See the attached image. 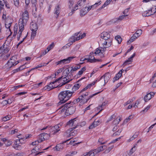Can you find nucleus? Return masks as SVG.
<instances>
[{
    "instance_id": "1",
    "label": "nucleus",
    "mask_w": 156,
    "mask_h": 156,
    "mask_svg": "<svg viewBox=\"0 0 156 156\" xmlns=\"http://www.w3.org/2000/svg\"><path fill=\"white\" fill-rule=\"evenodd\" d=\"M69 71L68 69H66L63 72L61 77L57 79L55 81L51 82L45 87H46L45 89L50 90L57 87L58 84H57V83L58 81H59L58 83H60L59 86L61 87L71 81L73 80L72 76L69 73Z\"/></svg>"
},
{
    "instance_id": "2",
    "label": "nucleus",
    "mask_w": 156,
    "mask_h": 156,
    "mask_svg": "<svg viewBox=\"0 0 156 156\" xmlns=\"http://www.w3.org/2000/svg\"><path fill=\"white\" fill-rule=\"evenodd\" d=\"M79 119L77 118H75L71 119L68 122L66 125L69 126L73 127L70 128L66 132L65 135L67 137H69L72 136H76L77 134L76 130H73L78 126Z\"/></svg>"
},
{
    "instance_id": "3",
    "label": "nucleus",
    "mask_w": 156,
    "mask_h": 156,
    "mask_svg": "<svg viewBox=\"0 0 156 156\" xmlns=\"http://www.w3.org/2000/svg\"><path fill=\"white\" fill-rule=\"evenodd\" d=\"M74 93L73 91H71L69 90H66L61 92L58 94V98L60 101L58 104L65 103L69 100Z\"/></svg>"
},
{
    "instance_id": "4",
    "label": "nucleus",
    "mask_w": 156,
    "mask_h": 156,
    "mask_svg": "<svg viewBox=\"0 0 156 156\" xmlns=\"http://www.w3.org/2000/svg\"><path fill=\"white\" fill-rule=\"evenodd\" d=\"M70 104L66 103L58 109L59 112L64 114L68 116L73 114L75 112L76 108L73 106H69Z\"/></svg>"
},
{
    "instance_id": "5",
    "label": "nucleus",
    "mask_w": 156,
    "mask_h": 156,
    "mask_svg": "<svg viewBox=\"0 0 156 156\" xmlns=\"http://www.w3.org/2000/svg\"><path fill=\"white\" fill-rule=\"evenodd\" d=\"M29 18V13L27 10H25L24 11L21 12L18 22L19 26L24 27L26 25Z\"/></svg>"
},
{
    "instance_id": "6",
    "label": "nucleus",
    "mask_w": 156,
    "mask_h": 156,
    "mask_svg": "<svg viewBox=\"0 0 156 156\" xmlns=\"http://www.w3.org/2000/svg\"><path fill=\"white\" fill-rule=\"evenodd\" d=\"M100 92V91L98 92L90 95H89V93L87 92L83 93L77 99V101L80 102L81 104H84L87 102L90 98L97 95Z\"/></svg>"
},
{
    "instance_id": "7",
    "label": "nucleus",
    "mask_w": 156,
    "mask_h": 156,
    "mask_svg": "<svg viewBox=\"0 0 156 156\" xmlns=\"http://www.w3.org/2000/svg\"><path fill=\"white\" fill-rule=\"evenodd\" d=\"M81 38H82V37H80V34L79 33H78L77 34H75L74 36H72L69 39V42L66 44L64 47H66V48L69 47L73 43Z\"/></svg>"
},
{
    "instance_id": "8",
    "label": "nucleus",
    "mask_w": 156,
    "mask_h": 156,
    "mask_svg": "<svg viewBox=\"0 0 156 156\" xmlns=\"http://www.w3.org/2000/svg\"><path fill=\"white\" fill-rule=\"evenodd\" d=\"M9 46L5 44L2 46L0 48V60H2L4 59L2 58L3 56H4V55L6 54L9 51L10 49L9 48Z\"/></svg>"
},
{
    "instance_id": "9",
    "label": "nucleus",
    "mask_w": 156,
    "mask_h": 156,
    "mask_svg": "<svg viewBox=\"0 0 156 156\" xmlns=\"http://www.w3.org/2000/svg\"><path fill=\"white\" fill-rule=\"evenodd\" d=\"M156 12V6L152 5L149 9L144 11L142 13L143 16H149L154 15Z\"/></svg>"
},
{
    "instance_id": "10",
    "label": "nucleus",
    "mask_w": 156,
    "mask_h": 156,
    "mask_svg": "<svg viewBox=\"0 0 156 156\" xmlns=\"http://www.w3.org/2000/svg\"><path fill=\"white\" fill-rule=\"evenodd\" d=\"M18 63V61H16L13 57H12L8 61L7 63L5 65V67L7 69L9 70L11 67L16 66Z\"/></svg>"
},
{
    "instance_id": "11",
    "label": "nucleus",
    "mask_w": 156,
    "mask_h": 156,
    "mask_svg": "<svg viewBox=\"0 0 156 156\" xmlns=\"http://www.w3.org/2000/svg\"><path fill=\"white\" fill-rule=\"evenodd\" d=\"M105 50L106 49L104 48L99 47L96 49L94 54L95 55L99 56L101 58H102L104 57Z\"/></svg>"
},
{
    "instance_id": "12",
    "label": "nucleus",
    "mask_w": 156,
    "mask_h": 156,
    "mask_svg": "<svg viewBox=\"0 0 156 156\" xmlns=\"http://www.w3.org/2000/svg\"><path fill=\"white\" fill-rule=\"evenodd\" d=\"M75 57L70 56L64 59L56 62L57 65H61L69 63Z\"/></svg>"
},
{
    "instance_id": "13",
    "label": "nucleus",
    "mask_w": 156,
    "mask_h": 156,
    "mask_svg": "<svg viewBox=\"0 0 156 156\" xmlns=\"http://www.w3.org/2000/svg\"><path fill=\"white\" fill-rule=\"evenodd\" d=\"M94 52H90L88 55V58L87 59L88 61L90 63H94L96 62H101L102 60L101 59L95 58L94 56Z\"/></svg>"
},
{
    "instance_id": "14",
    "label": "nucleus",
    "mask_w": 156,
    "mask_h": 156,
    "mask_svg": "<svg viewBox=\"0 0 156 156\" xmlns=\"http://www.w3.org/2000/svg\"><path fill=\"white\" fill-rule=\"evenodd\" d=\"M61 124H59L51 127L50 129L49 134L51 135L56 134L60 130V128L61 127Z\"/></svg>"
},
{
    "instance_id": "15",
    "label": "nucleus",
    "mask_w": 156,
    "mask_h": 156,
    "mask_svg": "<svg viewBox=\"0 0 156 156\" xmlns=\"http://www.w3.org/2000/svg\"><path fill=\"white\" fill-rule=\"evenodd\" d=\"M2 19V21H4L5 22L7 20L8 21L12 20V19L9 15L8 14L6 11H5L3 12Z\"/></svg>"
},
{
    "instance_id": "16",
    "label": "nucleus",
    "mask_w": 156,
    "mask_h": 156,
    "mask_svg": "<svg viewBox=\"0 0 156 156\" xmlns=\"http://www.w3.org/2000/svg\"><path fill=\"white\" fill-rule=\"evenodd\" d=\"M155 93L154 92H151L146 95L144 97V100L145 102H147L154 97Z\"/></svg>"
},
{
    "instance_id": "17",
    "label": "nucleus",
    "mask_w": 156,
    "mask_h": 156,
    "mask_svg": "<svg viewBox=\"0 0 156 156\" xmlns=\"http://www.w3.org/2000/svg\"><path fill=\"white\" fill-rule=\"evenodd\" d=\"M48 135L46 133H42L38 136L37 140L40 143L44 141L48 137Z\"/></svg>"
},
{
    "instance_id": "18",
    "label": "nucleus",
    "mask_w": 156,
    "mask_h": 156,
    "mask_svg": "<svg viewBox=\"0 0 156 156\" xmlns=\"http://www.w3.org/2000/svg\"><path fill=\"white\" fill-rule=\"evenodd\" d=\"M135 55L136 53H134L127 60L125 61L122 65L124 67L132 62L133 61V58L135 56Z\"/></svg>"
},
{
    "instance_id": "19",
    "label": "nucleus",
    "mask_w": 156,
    "mask_h": 156,
    "mask_svg": "<svg viewBox=\"0 0 156 156\" xmlns=\"http://www.w3.org/2000/svg\"><path fill=\"white\" fill-rule=\"evenodd\" d=\"M105 41L102 44L103 48L106 49V48H108L111 45L112 40L111 39H108L107 40H104Z\"/></svg>"
},
{
    "instance_id": "20",
    "label": "nucleus",
    "mask_w": 156,
    "mask_h": 156,
    "mask_svg": "<svg viewBox=\"0 0 156 156\" xmlns=\"http://www.w3.org/2000/svg\"><path fill=\"white\" fill-rule=\"evenodd\" d=\"M101 120L99 119L98 120H95L90 125L89 127V128L90 129H93L96 127L97 126L99 125L101 122Z\"/></svg>"
},
{
    "instance_id": "21",
    "label": "nucleus",
    "mask_w": 156,
    "mask_h": 156,
    "mask_svg": "<svg viewBox=\"0 0 156 156\" xmlns=\"http://www.w3.org/2000/svg\"><path fill=\"white\" fill-rule=\"evenodd\" d=\"M24 141H21L20 140L17 139L14 141V144L15 145V148L16 149H18V148L19 146L20 147L24 143Z\"/></svg>"
},
{
    "instance_id": "22",
    "label": "nucleus",
    "mask_w": 156,
    "mask_h": 156,
    "mask_svg": "<svg viewBox=\"0 0 156 156\" xmlns=\"http://www.w3.org/2000/svg\"><path fill=\"white\" fill-rule=\"evenodd\" d=\"M101 37L104 39L107 40L110 38V34L107 32L104 31L101 34H100Z\"/></svg>"
},
{
    "instance_id": "23",
    "label": "nucleus",
    "mask_w": 156,
    "mask_h": 156,
    "mask_svg": "<svg viewBox=\"0 0 156 156\" xmlns=\"http://www.w3.org/2000/svg\"><path fill=\"white\" fill-rule=\"evenodd\" d=\"M124 71L123 69H122L120 70L118 73L116 74L113 79V82L118 80L121 77L122 75V73Z\"/></svg>"
},
{
    "instance_id": "24",
    "label": "nucleus",
    "mask_w": 156,
    "mask_h": 156,
    "mask_svg": "<svg viewBox=\"0 0 156 156\" xmlns=\"http://www.w3.org/2000/svg\"><path fill=\"white\" fill-rule=\"evenodd\" d=\"M85 77H82L79 79L76 82L73 87V90L76 91L78 90L81 86V84L79 83H78L82 80L85 79Z\"/></svg>"
},
{
    "instance_id": "25",
    "label": "nucleus",
    "mask_w": 156,
    "mask_h": 156,
    "mask_svg": "<svg viewBox=\"0 0 156 156\" xmlns=\"http://www.w3.org/2000/svg\"><path fill=\"white\" fill-rule=\"evenodd\" d=\"M60 9L61 8L58 5H56L54 10V14L56 15L55 16L57 18H58L59 16L60 12Z\"/></svg>"
},
{
    "instance_id": "26",
    "label": "nucleus",
    "mask_w": 156,
    "mask_h": 156,
    "mask_svg": "<svg viewBox=\"0 0 156 156\" xmlns=\"http://www.w3.org/2000/svg\"><path fill=\"white\" fill-rule=\"evenodd\" d=\"M84 156H98L94 150H91L84 154Z\"/></svg>"
},
{
    "instance_id": "27",
    "label": "nucleus",
    "mask_w": 156,
    "mask_h": 156,
    "mask_svg": "<svg viewBox=\"0 0 156 156\" xmlns=\"http://www.w3.org/2000/svg\"><path fill=\"white\" fill-rule=\"evenodd\" d=\"M19 31L17 35V39L18 41L20 40V38L22 36V33L24 29V27L22 26H19Z\"/></svg>"
},
{
    "instance_id": "28",
    "label": "nucleus",
    "mask_w": 156,
    "mask_h": 156,
    "mask_svg": "<svg viewBox=\"0 0 156 156\" xmlns=\"http://www.w3.org/2000/svg\"><path fill=\"white\" fill-rule=\"evenodd\" d=\"M1 140L5 142V144L6 146L8 147L10 146L12 143V140H8L6 138H3L1 139Z\"/></svg>"
},
{
    "instance_id": "29",
    "label": "nucleus",
    "mask_w": 156,
    "mask_h": 156,
    "mask_svg": "<svg viewBox=\"0 0 156 156\" xmlns=\"http://www.w3.org/2000/svg\"><path fill=\"white\" fill-rule=\"evenodd\" d=\"M39 148L38 147L36 146L33 148L31 150V154H34V156H36L39 154L41 152H38V150Z\"/></svg>"
},
{
    "instance_id": "30",
    "label": "nucleus",
    "mask_w": 156,
    "mask_h": 156,
    "mask_svg": "<svg viewBox=\"0 0 156 156\" xmlns=\"http://www.w3.org/2000/svg\"><path fill=\"white\" fill-rule=\"evenodd\" d=\"M30 28L31 30H37L38 29L37 24L33 22L30 23Z\"/></svg>"
},
{
    "instance_id": "31",
    "label": "nucleus",
    "mask_w": 156,
    "mask_h": 156,
    "mask_svg": "<svg viewBox=\"0 0 156 156\" xmlns=\"http://www.w3.org/2000/svg\"><path fill=\"white\" fill-rule=\"evenodd\" d=\"M103 76L104 77L105 83V84L109 80L111 77V75L109 73H105Z\"/></svg>"
},
{
    "instance_id": "32",
    "label": "nucleus",
    "mask_w": 156,
    "mask_h": 156,
    "mask_svg": "<svg viewBox=\"0 0 156 156\" xmlns=\"http://www.w3.org/2000/svg\"><path fill=\"white\" fill-rule=\"evenodd\" d=\"M101 4V1H99L98 2H96L94 4L92 5L91 6H89V7H86L85 8H87V12L89 11L92 8H94L97 7L98 5H100Z\"/></svg>"
},
{
    "instance_id": "33",
    "label": "nucleus",
    "mask_w": 156,
    "mask_h": 156,
    "mask_svg": "<svg viewBox=\"0 0 156 156\" xmlns=\"http://www.w3.org/2000/svg\"><path fill=\"white\" fill-rule=\"evenodd\" d=\"M13 22V20L12 19L11 20H9L6 21H5V26L6 28H9V30L10 31V27L11 26V25Z\"/></svg>"
},
{
    "instance_id": "34",
    "label": "nucleus",
    "mask_w": 156,
    "mask_h": 156,
    "mask_svg": "<svg viewBox=\"0 0 156 156\" xmlns=\"http://www.w3.org/2000/svg\"><path fill=\"white\" fill-rule=\"evenodd\" d=\"M137 144H135V145L133 146V147L130 150L129 152V155H131L133 154L136 151L137 149Z\"/></svg>"
},
{
    "instance_id": "35",
    "label": "nucleus",
    "mask_w": 156,
    "mask_h": 156,
    "mask_svg": "<svg viewBox=\"0 0 156 156\" xmlns=\"http://www.w3.org/2000/svg\"><path fill=\"white\" fill-rule=\"evenodd\" d=\"M12 118V116L11 115H8L2 117L1 119L2 121L5 122L10 120Z\"/></svg>"
},
{
    "instance_id": "36",
    "label": "nucleus",
    "mask_w": 156,
    "mask_h": 156,
    "mask_svg": "<svg viewBox=\"0 0 156 156\" xmlns=\"http://www.w3.org/2000/svg\"><path fill=\"white\" fill-rule=\"evenodd\" d=\"M108 104V101H106L103 102L101 105L99 106L98 107V109H101L99 111V112L101 111L103 109V108H104Z\"/></svg>"
},
{
    "instance_id": "37",
    "label": "nucleus",
    "mask_w": 156,
    "mask_h": 156,
    "mask_svg": "<svg viewBox=\"0 0 156 156\" xmlns=\"http://www.w3.org/2000/svg\"><path fill=\"white\" fill-rule=\"evenodd\" d=\"M86 0H80L77 2V4L76 5H78L77 8L80 9V8H79V6L81 7V6H84L85 5V2H86Z\"/></svg>"
},
{
    "instance_id": "38",
    "label": "nucleus",
    "mask_w": 156,
    "mask_h": 156,
    "mask_svg": "<svg viewBox=\"0 0 156 156\" xmlns=\"http://www.w3.org/2000/svg\"><path fill=\"white\" fill-rule=\"evenodd\" d=\"M87 12V8H83L80 11V15L81 17L83 16Z\"/></svg>"
},
{
    "instance_id": "39",
    "label": "nucleus",
    "mask_w": 156,
    "mask_h": 156,
    "mask_svg": "<svg viewBox=\"0 0 156 156\" xmlns=\"http://www.w3.org/2000/svg\"><path fill=\"white\" fill-rule=\"evenodd\" d=\"M105 148V146H102L100 147H99L95 149H94L95 151L96 152V153L98 155V153L101 151H103L104 149V147Z\"/></svg>"
},
{
    "instance_id": "40",
    "label": "nucleus",
    "mask_w": 156,
    "mask_h": 156,
    "mask_svg": "<svg viewBox=\"0 0 156 156\" xmlns=\"http://www.w3.org/2000/svg\"><path fill=\"white\" fill-rule=\"evenodd\" d=\"M56 149L57 151H59L62 150L63 148V144H57L56 146Z\"/></svg>"
},
{
    "instance_id": "41",
    "label": "nucleus",
    "mask_w": 156,
    "mask_h": 156,
    "mask_svg": "<svg viewBox=\"0 0 156 156\" xmlns=\"http://www.w3.org/2000/svg\"><path fill=\"white\" fill-rule=\"evenodd\" d=\"M18 25L17 24H16L15 25H14V34L13 35V37H15L16 35L17 34V31H18Z\"/></svg>"
},
{
    "instance_id": "42",
    "label": "nucleus",
    "mask_w": 156,
    "mask_h": 156,
    "mask_svg": "<svg viewBox=\"0 0 156 156\" xmlns=\"http://www.w3.org/2000/svg\"><path fill=\"white\" fill-rule=\"evenodd\" d=\"M86 68L85 66L83 67L81 70L79 71L78 73L76 74L77 75H79L80 76L86 70Z\"/></svg>"
},
{
    "instance_id": "43",
    "label": "nucleus",
    "mask_w": 156,
    "mask_h": 156,
    "mask_svg": "<svg viewBox=\"0 0 156 156\" xmlns=\"http://www.w3.org/2000/svg\"><path fill=\"white\" fill-rule=\"evenodd\" d=\"M80 67L81 66L80 65L77 64L74 66H73L72 67L71 71H76L77 69H80Z\"/></svg>"
},
{
    "instance_id": "44",
    "label": "nucleus",
    "mask_w": 156,
    "mask_h": 156,
    "mask_svg": "<svg viewBox=\"0 0 156 156\" xmlns=\"http://www.w3.org/2000/svg\"><path fill=\"white\" fill-rule=\"evenodd\" d=\"M114 147V145H111L109 146L106 150L105 152L106 153L109 152Z\"/></svg>"
},
{
    "instance_id": "45",
    "label": "nucleus",
    "mask_w": 156,
    "mask_h": 156,
    "mask_svg": "<svg viewBox=\"0 0 156 156\" xmlns=\"http://www.w3.org/2000/svg\"><path fill=\"white\" fill-rule=\"evenodd\" d=\"M122 130V128H119L118 130L117 131H116L113 134V136H115L117 135H119L120 133L121 132Z\"/></svg>"
},
{
    "instance_id": "46",
    "label": "nucleus",
    "mask_w": 156,
    "mask_h": 156,
    "mask_svg": "<svg viewBox=\"0 0 156 156\" xmlns=\"http://www.w3.org/2000/svg\"><path fill=\"white\" fill-rule=\"evenodd\" d=\"M78 5H76L75 8L74 9H72L71 12H69L68 13V15L69 16H72L73 13L76 10L78 9V8H77Z\"/></svg>"
},
{
    "instance_id": "47",
    "label": "nucleus",
    "mask_w": 156,
    "mask_h": 156,
    "mask_svg": "<svg viewBox=\"0 0 156 156\" xmlns=\"http://www.w3.org/2000/svg\"><path fill=\"white\" fill-rule=\"evenodd\" d=\"M111 1H112V0H107L102 6L101 8H103L106 6L110 4V2H111Z\"/></svg>"
},
{
    "instance_id": "48",
    "label": "nucleus",
    "mask_w": 156,
    "mask_h": 156,
    "mask_svg": "<svg viewBox=\"0 0 156 156\" xmlns=\"http://www.w3.org/2000/svg\"><path fill=\"white\" fill-rule=\"evenodd\" d=\"M37 30H32V32L31 33V39L33 40L34 38L36 36Z\"/></svg>"
},
{
    "instance_id": "49",
    "label": "nucleus",
    "mask_w": 156,
    "mask_h": 156,
    "mask_svg": "<svg viewBox=\"0 0 156 156\" xmlns=\"http://www.w3.org/2000/svg\"><path fill=\"white\" fill-rule=\"evenodd\" d=\"M138 36H136V35H135V34H134L131 37V38L129 40V41H130V42H132L134 41L137 38H138Z\"/></svg>"
},
{
    "instance_id": "50",
    "label": "nucleus",
    "mask_w": 156,
    "mask_h": 156,
    "mask_svg": "<svg viewBox=\"0 0 156 156\" xmlns=\"http://www.w3.org/2000/svg\"><path fill=\"white\" fill-rule=\"evenodd\" d=\"M48 62L46 64H45V63H41L37 66L35 67L34 68V69H35L39 68L43 66H46L47 64H48Z\"/></svg>"
},
{
    "instance_id": "51",
    "label": "nucleus",
    "mask_w": 156,
    "mask_h": 156,
    "mask_svg": "<svg viewBox=\"0 0 156 156\" xmlns=\"http://www.w3.org/2000/svg\"><path fill=\"white\" fill-rule=\"evenodd\" d=\"M142 30H137L136 32L134 34L136 36H138L139 37L142 34Z\"/></svg>"
},
{
    "instance_id": "52",
    "label": "nucleus",
    "mask_w": 156,
    "mask_h": 156,
    "mask_svg": "<svg viewBox=\"0 0 156 156\" xmlns=\"http://www.w3.org/2000/svg\"><path fill=\"white\" fill-rule=\"evenodd\" d=\"M119 44H120L122 41L121 37L120 36H117L115 37Z\"/></svg>"
},
{
    "instance_id": "53",
    "label": "nucleus",
    "mask_w": 156,
    "mask_h": 156,
    "mask_svg": "<svg viewBox=\"0 0 156 156\" xmlns=\"http://www.w3.org/2000/svg\"><path fill=\"white\" fill-rule=\"evenodd\" d=\"M128 15H122L121 16H119V17L117 18V20H120L121 21L125 17L127 16Z\"/></svg>"
},
{
    "instance_id": "54",
    "label": "nucleus",
    "mask_w": 156,
    "mask_h": 156,
    "mask_svg": "<svg viewBox=\"0 0 156 156\" xmlns=\"http://www.w3.org/2000/svg\"><path fill=\"white\" fill-rule=\"evenodd\" d=\"M14 4L16 7H18L19 6L20 0H13Z\"/></svg>"
},
{
    "instance_id": "55",
    "label": "nucleus",
    "mask_w": 156,
    "mask_h": 156,
    "mask_svg": "<svg viewBox=\"0 0 156 156\" xmlns=\"http://www.w3.org/2000/svg\"><path fill=\"white\" fill-rule=\"evenodd\" d=\"M98 142L101 144H105L106 142L105 140L103 138H99L98 140Z\"/></svg>"
},
{
    "instance_id": "56",
    "label": "nucleus",
    "mask_w": 156,
    "mask_h": 156,
    "mask_svg": "<svg viewBox=\"0 0 156 156\" xmlns=\"http://www.w3.org/2000/svg\"><path fill=\"white\" fill-rule=\"evenodd\" d=\"M54 43H52L51 44L49 45V46L47 48V51L48 52L49 51L51 50V49L54 46Z\"/></svg>"
},
{
    "instance_id": "57",
    "label": "nucleus",
    "mask_w": 156,
    "mask_h": 156,
    "mask_svg": "<svg viewBox=\"0 0 156 156\" xmlns=\"http://www.w3.org/2000/svg\"><path fill=\"white\" fill-rule=\"evenodd\" d=\"M44 0H39V5L40 9L42 8L43 7V3Z\"/></svg>"
},
{
    "instance_id": "58",
    "label": "nucleus",
    "mask_w": 156,
    "mask_h": 156,
    "mask_svg": "<svg viewBox=\"0 0 156 156\" xmlns=\"http://www.w3.org/2000/svg\"><path fill=\"white\" fill-rule=\"evenodd\" d=\"M122 137V136H121V137H119L115 139L112 140L110 143H109V144H108L109 145H111V144H112V143H115V142L117 141L118 140H119L121 139V137Z\"/></svg>"
},
{
    "instance_id": "59",
    "label": "nucleus",
    "mask_w": 156,
    "mask_h": 156,
    "mask_svg": "<svg viewBox=\"0 0 156 156\" xmlns=\"http://www.w3.org/2000/svg\"><path fill=\"white\" fill-rule=\"evenodd\" d=\"M17 137L19 139L18 140H20L21 141H24V137L23 135H18Z\"/></svg>"
},
{
    "instance_id": "60",
    "label": "nucleus",
    "mask_w": 156,
    "mask_h": 156,
    "mask_svg": "<svg viewBox=\"0 0 156 156\" xmlns=\"http://www.w3.org/2000/svg\"><path fill=\"white\" fill-rule=\"evenodd\" d=\"M129 8H128L124 10V11L123 12V14L124 15H129L128 14V12L129 11Z\"/></svg>"
},
{
    "instance_id": "61",
    "label": "nucleus",
    "mask_w": 156,
    "mask_h": 156,
    "mask_svg": "<svg viewBox=\"0 0 156 156\" xmlns=\"http://www.w3.org/2000/svg\"><path fill=\"white\" fill-rule=\"evenodd\" d=\"M116 120H117V122L115 123V125L118 124L119 123V122L121 121V118L119 116H118L116 118Z\"/></svg>"
},
{
    "instance_id": "62",
    "label": "nucleus",
    "mask_w": 156,
    "mask_h": 156,
    "mask_svg": "<svg viewBox=\"0 0 156 156\" xmlns=\"http://www.w3.org/2000/svg\"><path fill=\"white\" fill-rule=\"evenodd\" d=\"M25 86L24 85H20L17 86H14L13 88L15 90H17L18 88H19L20 87H23Z\"/></svg>"
},
{
    "instance_id": "63",
    "label": "nucleus",
    "mask_w": 156,
    "mask_h": 156,
    "mask_svg": "<svg viewBox=\"0 0 156 156\" xmlns=\"http://www.w3.org/2000/svg\"><path fill=\"white\" fill-rule=\"evenodd\" d=\"M74 3L73 0H69L68 4L69 8H70Z\"/></svg>"
},
{
    "instance_id": "64",
    "label": "nucleus",
    "mask_w": 156,
    "mask_h": 156,
    "mask_svg": "<svg viewBox=\"0 0 156 156\" xmlns=\"http://www.w3.org/2000/svg\"><path fill=\"white\" fill-rule=\"evenodd\" d=\"M6 1L5 0H0V5H1L2 7H4Z\"/></svg>"
}]
</instances>
